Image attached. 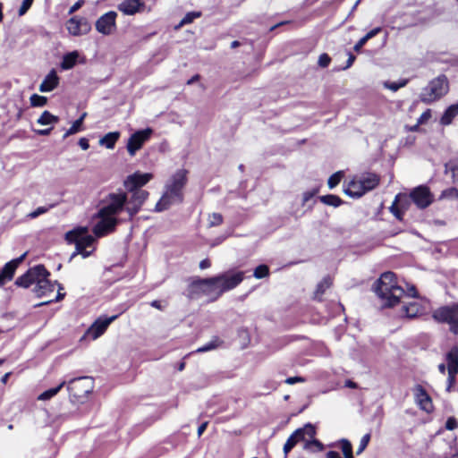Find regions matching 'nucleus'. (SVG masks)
Here are the masks:
<instances>
[{
    "label": "nucleus",
    "instance_id": "f257e3e1",
    "mask_svg": "<svg viewBox=\"0 0 458 458\" xmlns=\"http://www.w3.org/2000/svg\"><path fill=\"white\" fill-rule=\"evenodd\" d=\"M126 202L127 194L123 191L109 193L106 197L104 205L96 215L99 218L93 227V233L97 237H103L115 229L118 224L115 216L125 211Z\"/></svg>",
    "mask_w": 458,
    "mask_h": 458
},
{
    "label": "nucleus",
    "instance_id": "f03ea898",
    "mask_svg": "<svg viewBox=\"0 0 458 458\" xmlns=\"http://www.w3.org/2000/svg\"><path fill=\"white\" fill-rule=\"evenodd\" d=\"M373 290L385 308H390L399 303L404 294V290L396 284L395 275L390 271L380 276L375 282Z\"/></svg>",
    "mask_w": 458,
    "mask_h": 458
},
{
    "label": "nucleus",
    "instance_id": "7ed1b4c3",
    "mask_svg": "<svg viewBox=\"0 0 458 458\" xmlns=\"http://www.w3.org/2000/svg\"><path fill=\"white\" fill-rule=\"evenodd\" d=\"M216 276L207 279H193L187 287L185 295L190 300L207 296L211 301L217 300L221 293Z\"/></svg>",
    "mask_w": 458,
    "mask_h": 458
},
{
    "label": "nucleus",
    "instance_id": "20e7f679",
    "mask_svg": "<svg viewBox=\"0 0 458 458\" xmlns=\"http://www.w3.org/2000/svg\"><path fill=\"white\" fill-rule=\"evenodd\" d=\"M380 182V177L374 173H365L354 176L344 189V193L352 198H360L366 192L375 189Z\"/></svg>",
    "mask_w": 458,
    "mask_h": 458
},
{
    "label": "nucleus",
    "instance_id": "39448f33",
    "mask_svg": "<svg viewBox=\"0 0 458 458\" xmlns=\"http://www.w3.org/2000/svg\"><path fill=\"white\" fill-rule=\"evenodd\" d=\"M50 273L47 271V275L40 276L33 291L38 297H50L51 294L55 292V286L57 285L59 290L55 298L49 299L46 301L40 302L36 305V307H40L43 305L49 304L53 301H59L64 297V293H60V290H63V287L56 281L51 282L48 280Z\"/></svg>",
    "mask_w": 458,
    "mask_h": 458
},
{
    "label": "nucleus",
    "instance_id": "423d86ee",
    "mask_svg": "<svg viewBox=\"0 0 458 458\" xmlns=\"http://www.w3.org/2000/svg\"><path fill=\"white\" fill-rule=\"evenodd\" d=\"M65 240L69 243L75 244L76 250L72 257L81 254L83 258H87L90 255V251H87L86 249L92 245L94 238L87 233V228L80 227L67 232Z\"/></svg>",
    "mask_w": 458,
    "mask_h": 458
},
{
    "label": "nucleus",
    "instance_id": "0eeeda50",
    "mask_svg": "<svg viewBox=\"0 0 458 458\" xmlns=\"http://www.w3.org/2000/svg\"><path fill=\"white\" fill-rule=\"evenodd\" d=\"M448 91V81L445 75H440L432 80L427 87H425L420 96L422 102L430 104L443 96Z\"/></svg>",
    "mask_w": 458,
    "mask_h": 458
},
{
    "label": "nucleus",
    "instance_id": "6e6552de",
    "mask_svg": "<svg viewBox=\"0 0 458 458\" xmlns=\"http://www.w3.org/2000/svg\"><path fill=\"white\" fill-rule=\"evenodd\" d=\"M433 318L435 320L441 323H447L450 326V330L458 334V306H444L434 310Z\"/></svg>",
    "mask_w": 458,
    "mask_h": 458
},
{
    "label": "nucleus",
    "instance_id": "1a4fd4ad",
    "mask_svg": "<svg viewBox=\"0 0 458 458\" xmlns=\"http://www.w3.org/2000/svg\"><path fill=\"white\" fill-rule=\"evenodd\" d=\"M66 384L70 394L77 399L86 397L93 388L92 380L88 377L72 378Z\"/></svg>",
    "mask_w": 458,
    "mask_h": 458
},
{
    "label": "nucleus",
    "instance_id": "9d476101",
    "mask_svg": "<svg viewBox=\"0 0 458 458\" xmlns=\"http://www.w3.org/2000/svg\"><path fill=\"white\" fill-rule=\"evenodd\" d=\"M183 201V192H179L165 184V191L155 207V211L161 212L168 209L172 205L181 204Z\"/></svg>",
    "mask_w": 458,
    "mask_h": 458
},
{
    "label": "nucleus",
    "instance_id": "9b49d317",
    "mask_svg": "<svg viewBox=\"0 0 458 458\" xmlns=\"http://www.w3.org/2000/svg\"><path fill=\"white\" fill-rule=\"evenodd\" d=\"M131 196L127 197V202L125 207V212L128 215L129 220H131L133 216L140 210L146 199L148 198V192L147 191H128Z\"/></svg>",
    "mask_w": 458,
    "mask_h": 458
},
{
    "label": "nucleus",
    "instance_id": "f8f14e48",
    "mask_svg": "<svg viewBox=\"0 0 458 458\" xmlns=\"http://www.w3.org/2000/svg\"><path fill=\"white\" fill-rule=\"evenodd\" d=\"M244 278L242 271H237L233 274L224 273L216 276L219 292L221 295L227 291H230L239 285Z\"/></svg>",
    "mask_w": 458,
    "mask_h": 458
},
{
    "label": "nucleus",
    "instance_id": "ddd939ff",
    "mask_svg": "<svg viewBox=\"0 0 458 458\" xmlns=\"http://www.w3.org/2000/svg\"><path fill=\"white\" fill-rule=\"evenodd\" d=\"M316 434L315 428L308 423L303 428H300L296 429L286 440L284 445V453L286 456L288 453L296 445V444L300 441H303L305 436H309L310 438H313Z\"/></svg>",
    "mask_w": 458,
    "mask_h": 458
},
{
    "label": "nucleus",
    "instance_id": "4468645a",
    "mask_svg": "<svg viewBox=\"0 0 458 458\" xmlns=\"http://www.w3.org/2000/svg\"><path fill=\"white\" fill-rule=\"evenodd\" d=\"M47 274V270L44 265H36L30 267L26 273L19 276L15 284L23 288H28L33 284H37L40 276Z\"/></svg>",
    "mask_w": 458,
    "mask_h": 458
},
{
    "label": "nucleus",
    "instance_id": "2eb2a0df",
    "mask_svg": "<svg viewBox=\"0 0 458 458\" xmlns=\"http://www.w3.org/2000/svg\"><path fill=\"white\" fill-rule=\"evenodd\" d=\"M410 198L420 209L428 208L434 200L433 194L430 192L428 187L425 185H420L414 188L410 193Z\"/></svg>",
    "mask_w": 458,
    "mask_h": 458
},
{
    "label": "nucleus",
    "instance_id": "dca6fc26",
    "mask_svg": "<svg viewBox=\"0 0 458 458\" xmlns=\"http://www.w3.org/2000/svg\"><path fill=\"white\" fill-rule=\"evenodd\" d=\"M118 318V315L111 317L101 316L98 318L95 322L88 328L86 335L93 340L101 336L108 326Z\"/></svg>",
    "mask_w": 458,
    "mask_h": 458
},
{
    "label": "nucleus",
    "instance_id": "f3484780",
    "mask_svg": "<svg viewBox=\"0 0 458 458\" xmlns=\"http://www.w3.org/2000/svg\"><path fill=\"white\" fill-rule=\"evenodd\" d=\"M152 130L147 128L145 130L137 131L131 135L127 142V150L133 157L135 153L141 148L143 144L150 138Z\"/></svg>",
    "mask_w": 458,
    "mask_h": 458
},
{
    "label": "nucleus",
    "instance_id": "a211bd4d",
    "mask_svg": "<svg viewBox=\"0 0 458 458\" xmlns=\"http://www.w3.org/2000/svg\"><path fill=\"white\" fill-rule=\"evenodd\" d=\"M152 178L153 174L150 173L135 172L126 177L123 185L127 191H143L141 187L146 185Z\"/></svg>",
    "mask_w": 458,
    "mask_h": 458
},
{
    "label": "nucleus",
    "instance_id": "6ab92c4d",
    "mask_svg": "<svg viewBox=\"0 0 458 458\" xmlns=\"http://www.w3.org/2000/svg\"><path fill=\"white\" fill-rule=\"evenodd\" d=\"M117 13L110 11L100 16L96 21V30L103 35L112 34L116 28L115 19Z\"/></svg>",
    "mask_w": 458,
    "mask_h": 458
},
{
    "label": "nucleus",
    "instance_id": "aec40b11",
    "mask_svg": "<svg viewBox=\"0 0 458 458\" xmlns=\"http://www.w3.org/2000/svg\"><path fill=\"white\" fill-rule=\"evenodd\" d=\"M66 29L72 36L87 34L91 27L85 18L72 17L66 22Z\"/></svg>",
    "mask_w": 458,
    "mask_h": 458
},
{
    "label": "nucleus",
    "instance_id": "412c9836",
    "mask_svg": "<svg viewBox=\"0 0 458 458\" xmlns=\"http://www.w3.org/2000/svg\"><path fill=\"white\" fill-rule=\"evenodd\" d=\"M414 398L416 403L420 406L421 410L429 413L433 411V403L431 397L428 395L425 388L417 385L414 387Z\"/></svg>",
    "mask_w": 458,
    "mask_h": 458
},
{
    "label": "nucleus",
    "instance_id": "4be33fe9",
    "mask_svg": "<svg viewBox=\"0 0 458 458\" xmlns=\"http://www.w3.org/2000/svg\"><path fill=\"white\" fill-rule=\"evenodd\" d=\"M26 253L22 254L21 257L14 259L9 262H7L0 272V287L4 286L7 282L11 281L14 276L15 270L18 267L19 264L25 258Z\"/></svg>",
    "mask_w": 458,
    "mask_h": 458
},
{
    "label": "nucleus",
    "instance_id": "5701e85b",
    "mask_svg": "<svg viewBox=\"0 0 458 458\" xmlns=\"http://www.w3.org/2000/svg\"><path fill=\"white\" fill-rule=\"evenodd\" d=\"M188 171L186 169L177 170L165 183L174 190L183 192V188L188 182Z\"/></svg>",
    "mask_w": 458,
    "mask_h": 458
},
{
    "label": "nucleus",
    "instance_id": "b1692460",
    "mask_svg": "<svg viewBox=\"0 0 458 458\" xmlns=\"http://www.w3.org/2000/svg\"><path fill=\"white\" fill-rule=\"evenodd\" d=\"M59 83V78L55 70H52L43 80L39 86V91L50 92L55 89Z\"/></svg>",
    "mask_w": 458,
    "mask_h": 458
},
{
    "label": "nucleus",
    "instance_id": "393cba45",
    "mask_svg": "<svg viewBox=\"0 0 458 458\" xmlns=\"http://www.w3.org/2000/svg\"><path fill=\"white\" fill-rule=\"evenodd\" d=\"M143 5L140 0H125L119 4V10L127 15H133L139 12L140 7Z\"/></svg>",
    "mask_w": 458,
    "mask_h": 458
},
{
    "label": "nucleus",
    "instance_id": "a878e982",
    "mask_svg": "<svg viewBox=\"0 0 458 458\" xmlns=\"http://www.w3.org/2000/svg\"><path fill=\"white\" fill-rule=\"evenodd\" d=\"M447 371L458 372V345H454L445 355Z\"/></svg>",
    "mask_w": 458,
    "mask_h": 458
},
{
    "label": "nucleus",
    "instance_id": "bb28decb",
    "mask_svg": "<svg viewBox=\"0 0 458 458\" xmlns=\"http://www.w3.org/2000/svg\"><path fill=\"white\" fill-rule=\"evenodd\" d=\"M458 115V104H453L448 106L440 118L442 125H449L452 123L454 118Z\"/></svg>",
    "mask_w": 458,
    "mask_h": 458
},
{
    "label": "nucleus",
    "instance_id": "cd10ccee",
    "mask_svg": "<svg viewBox=\"0 0 458 458\" xmlns=\"http://www.w3.org/2000/svg\"><path fill=\"white\" fill-rule=\"evenodd\" d=\"M119 138V131L108 132L99 140V144L101 146H105L108 149H113Z\"/></svg>",
    "mask_w": 458,
    "mask_h": 458
},
{
    "label": "nucleus",
    "instance_id": "c85d7f7f",
    "mask_svg": "<svg viewBox=\"0 0 458 458\" xmlns=\"http://www.w3.org/2000/svg\"><path fill=\"white\" fill-rule=\"evenodd\" d=\"M79 57V53L77 51L70 52L64 55L63 61L61 63V67L63 70H70L72 69L77 63V59Z\"/></svg>",
    "mask_w": 458,
    "mask_h": 458
},
{
    "label": "nucleus",
    "instance_id": "c756f323",
    "mask_svg": "<svg viewBox=\"0 0 458 458\" xmlns=\"http://www.w3.org/2000/svg\"><path fill=\"white\" fill-rule=\"evenodd\" d=\"M382 29L380 27H377L370 31H369L365 36H363L361 38L359 39V41L354 45L353 49L356 52H359L361 47L369 40L370 38H374L376 35H377Z\"/></svg>",
    "mask_w": 458,
    "mask_h": 458
},
{
    "label": "nucleus",
    "instance_id": "7c9ffc66",
    "mask_svg": "<svg viewBox=\"0 0 458 458\" xmlns=\"http://www.w3.org/2000/svg\"><path fill=\"white\" fill-rule=\"evenodd\" d=\"M332 284V280L329 276H326L319 282L317 285L316 291L314 293V298L317 300H320L321 296L324 294L327 289H328Z\"/></svg>",
    "mask_w": 458,
    "mask_h": 458
},
{
    "label": "nucleus",
    "instance_id": "2f4dec72",
    "mask_svg": "<svg viewBox=\"0 0 458 458\" xmlns=\"http://www.w3.org/2000/svg\"><path fill=\"white\" fill-rule=\"evenodd\" d=\"M66 385V381L61 382L56 387L44 391L38 396V400L47 401L56 395L59 391Z\"/></svg>",
    "mask_w": 458,
    "mask_h": 458
},
{
    "label": "nucleus",
    "instance_id": "473e14b6",
    "mask_svg": "<svg viewBox=\"0 0 458 458\" xmlns=\"http://www.w3.org/2000/svg\"><path fill=\"white\" fill-rule=\"evenodd\" d=\"M420 312V306L417 302H411L403 306V313L407 318H415Z\"/></svg>",
    "mask_w": 458,
    "mask_h": 458
},
{
    "label": "nucleus",
    "instance_id": "72a5a7b5",
    "mask_svg": "<svg viewBox=\"0 0 458 458\" xmlns=\"http://www.w3.org/2000/svg\"><path fill=\"white\" fill-rule=\"evenodd\" d=\"M319 200L325 205L335 208L339 207L343 203V200L338 196L333 194L320 196Z\"/></svg>",
    "mask_w": 458,
    "mask_h": 458
},
{
    "label": "nucleus",
    "instance_id": "f704fd0d",
    "mask_svg": "<svg viewBox=\"0 0 458 458\" xmlns=\"http://www.w3.org/2000/svg\"><path fill=\"white\" fill-rule=\"evenodd\" d=\"M59 118L54 114H52L48 111H44L42 114L38 119V123L41 125H48V124H54L58 123Z\"/></svg>",
    "mask_w": 458,
    "mask_h": 458
},
{
    "label": "nucleus",
    "instance_id": "c9c22d12",
    "mask_svg": "<svg viewBox=\"0 0 458 458\" xmlns=\"http://www.w3.org/2000/svg\"><path fill=\"white\" fill-rule=\"evenodd\" d=\"M445 172L451 174L454 182H458V163L455 161H449L445 165Z\"/></svg>",
    "mask_w": 458,
    "mask_h": 458
},
{
    "label": "nucleus",
    "instance_id": "e433bc0d",
    "mask_svg": "<svg viewBox=\"0 0 458 458\" xmlns=\"http://www.w3.org/2000/svg\"><path fill=\"white\" fill-rule=\"evenodd\" d=\"M223 344V341L219 339L217 336H214L210 342L204 344L203 346L197 349V352H206L212 351Z\"/></svg>",
    "mask_w": 458,
    "mask_h": 458
},
{
    "label": "nucleus",
    "instance_id": "4c0bfd02",
    "mask_svg": "<svg viewBox=\"0 0 458 458\" xmlns=\"http://www.w3.org/2000/svg\"><path fill=\"white\" fill-rule=\"evenodd\" d=\"M304 449L310 452L322 451L324 449L323 444L318 439L306 441Z\"/></svg>",
    "mask_w": 458,
    "mask_h": 458
},
{
    "label": "nucleus",
    "instance_id": "58836bf2",
    "mask_svg": "<svg viewBox=\"0 0 458 458\" xmlns=\"http://www.w3.org/2000/svg\"><path fill=\"white\" fill-rule=\"evenodd\" d=\"M201 16L200 12H191L184 15V17L180 21L178 28L191 23L195 19L199 18Z\"/></svg>",
    "mask_w": 458,
    "mask_h": 458
},
{
    "label": "nucleus",
    "instance_id": "ea45409f",
    "mask_svg": "<svg viewBox=\"0 0 458 458\" xmlns=\"http://www.w3.org/2000/svg\"><path fill=\"white\" fill-rule=\"evenodd\" d=\"M408 82V80H401L398 82L395 81H386L384 83L385 88L392 90L393 92L397 91L399 89L404 87Z\"/></svg>",
    "mask_w": 458,
    "mask_h": 458
},
{
    "label": "nucleus",
    "instance_id": "a19ab883",
    "mask_svg": "<svg viewBox=\"0 0 458 458\" xmlns=\"http://www.w3.org/2000/svg\"><path fill=\"white\" fill-rule=\"evenodd\" d=\"M81 119H77L74 121L72 124V126L66 131V132L64 134V139L67 138L70 135L75 134L81 131Z\"/></svg>",
    "mask_w": 458,
    "mask_h": 458
},
{
    "label": "nucleus",
    "instance_id": "79ce46f5",
    "mask_svg": "<svg viewBox=\"0 0 458 458\" xmlns=\"http://www.w3.org/2000/svg\"><path fill=\"white\" fill-rule=\"evenodd\" d=\"M30 100L32 106H44L47 102V98L46 97L39 96L38 94L31 95Z\"/></svg>",
    "mask_w": 458,
    "mask_h": 458
},
{
    "label": "nucleus",
    "instance_id": "37998d69",
    "mask_svg": "<svg viewBox=\"0 0 458 458\" xmlns=\"http://www.w3.org/2000/svg\"><path fill=\"white\" fill-rule=\"evenodd\" d=\"M268 274H269L268 267L267 265H259L255 268L253 276L258 279H261V278L267 276Z\"/></svg>",
    "mask_w": 458,
    "mask_h": 458
},
{
    "label": "nucleus",
    "instance_id": "c03bdc74",
    "mask_svg": "<svg viewBox=\"0 0 458 458\" xmlns=\"http://www.w3.org/2000/svg\"><path fill=\"white\" fill-rule=\"evenodd\" d=\"M342 177H343V173L340 172V171L333 174L328 178V181H327V185H328L329 189H333L336 185H338L340 181H341V179H342Z\"/></svg>",
    "mask_w": 458,
    "mask_h": 458
},
{
    "label": "nucleus",
    "instance_id": "a18cd8bd",
    "mask_svg": "<svg viewBox=\"0 0 458 458\" xmlns=\"http://www.w3.org/2000/svg\"><path fill=\"white\" fill-rule=\"evenodd\" d=\"M223 223V216L220 213H212L208 216L209 227L217 226Z\"/></svg>",
    "mask_w": 458,
    "mask_h": 458
},
{
    "label": "nucleus",
    "instance_id": "49530a36",
    "mask_svg": "<svg viewBox=\"0 0 458 458\" xmlns=\"http://www.w3.org/2000/svg\"><path fill=\"white\" fill-rule=\"evenodd\" d=\"M53 207H54V205H50L48 207H38L36 210L29 213L27 215V217L30 218V219L37 218L40 215H43V214L47 213Z\"/></svg>",
    "mask_w": 458,
    "mask_h": 458
},
{
    "label": "nucleus",
    "instance_id": "de8ad7c7",
    "mask_svg": "<svg viewBox=\"0 0 458 458\" xmlns=\"http://www.w3.org/2000/svg\"><path fill=\"white\" fill-rule=\"evenodd\" d=\"M339 445H340V447L342 449L344 455L352 452V445L348 439H346V438L340 439Z\"/></svg>",
    "mask_w": 458,
    "mask_h": 458
},
{
    "label": "nucleus",
    "instance_id": "09e8293b",
    "mask_svg": "<svg viewBox=\"0 0 458 458\" xmlns=\"http://www.w3.org/2000/svg\"><path fill=\"white\" fill-rule=\"evenodd\" d=\"M369 440H370V434L369 433L365 434L361 437L359 448H358V450L356 452L357 454H360L366 449V447L368 446V445L369 443Z\"/></svg>",
    "mask_w": 458,
    "mask_h": 458
},
{
    "label": "nucleus",
    "instance_id": "8fccbe9b",
    "mask_svg": "<svg viewBox=\"0 0 458 458\" xmlns=\"http://www.w3.org/2000/svg\"><path fill=\"white\" fill-rule=\"evenodd\" d=\"M33 4V0H23L19 8L18 13L20 16L24 15Z\"/></svg>",
    "mask_w": 458,
    "mask_h": 458
},
{
    "label": "nucleus",
    "instance_id": "3c124183",
    "mask_svg": "<svg viewBox=\"0 0 458 458\" xmlns=\"http://www.w3.org/2000/svg\"><path fill=\"white\" fill-rule=\"evenodd\" d=\"M330 56L327 54L324 53L319 55L318 64L320 67L326 68L330 64Z\"/></svg>",
    "mask_w": 458,
    "mask_h": 458
},
{
    "label": "nucleus",
    "instance_id": "603ef678",
    "mask_svg": "<svg viewBox=\"0 0 458 458\" xmlns=\"http://www.w3.org/2000/svg\"><path fill=\"white\" fill-rule=\"evenodd\" d=\"M396 201L397 200L395 199L392 206L390 207V211L398 220H402L403 213L398 208Z\"/></svg>",
    "mask_w": 458,
    "mask_h": 458
},
{
    "label": "nucleus",
    "instance_id": "864d4df0",
    "mask_svg": "<svg viewBox=\"0 0 458 458\" xmlns=\"http://www.w3.org/2000/svg\"><path fill=\"white\" fill-rule=\"evenodd\" d=\"M448 372V377H447V387H446V390L448 392L451 391V388L453 387V386L454 385L455 383V376L458 372H452V371H447Z\"/></svg>",
    "mask_w": 458,
    "mask_h": 458
},
{
    "label": "nucleus",
    "instance_id": "5fc2aeb1",
    "mask_svg": "<svg viewBox=\"0 0 458 458\" xmlns=\"http://www.w3.org/2000/svg\"><path fill=\"white\" fill-rule=\"evenodd\" d=\"M431 117V111L430 109H427L425 112H423L420 116L418 119V124H423L427 123Z\"/></svg>",
    "mask_w": 458,
    "mask_h": 458
},
{
    "label": "nucleus",
    "instance_id": "6e6d98bb",
    "mask_svg": "<svg viewBox=\"0 0 458 458\" xmlns=\"http://www.w3.org/2000/svg\"><path fill=\"white\" fill-rule=\"evenodd\" d=\"M458 427V421L456 420L455 418L454 417H450L447 419L446 422H445V428L448 429V430H454L455 428H457Z\"/></svg>",
    "mask_w": 458,
    "mask_h": 458
},
{
    "label": "nucleus",
    "instance_id": "4d7b16f0",
    "mask_svg": "<svg viewBox=\"0 0 458 458\" xmlns=\"http://www.w3.org/2000/svg\"><path fill=\"white\" fill-rule=\"evenodd\" d=\"M344 458H354L353 453H350L344 455ZM326 458H341L340 454L335 451H329L326 454Z\"/></svg>",
    "mask_w": 458,
    "mask_h": 458
},
{
    "label": "nucleus",
    "instance_id": "13d9d810",
    "mask_svg": "<svg viewBox=\"0 0 458 458\" xmlns=\"http://www.w3.org/2000/svg\"><path fill=\"white\" fill-rule=\"evenodd\" d=\"M305 382V378L301 377H290L285 379V383L288 385H293L295 383Z\"/></svg>",
    "mask_w": 458,
    "mask_h": 458
},
{
    "label": "nucleus",
    "instance_id": "bf43d9fd",
    "mask_svg": "<svg viewBox=\"0 0 458 458\" xmlns=\"http://www.w3.org/2000/svg\"><path fill=\"white\" fill-rule=\"evenodd\" d=\"M83 4H84V0H78L72 6H71V8L69 10V13L71 14V13H73L76 11H78L82 6Z\"/></svg>",
    "mask_w": 458,
    "mask_h": 458
},
{
    "label": "nucleus",
    "instance_id": "052dcab7",
    "mask_svg": "<svg viewBox=\"0 0 458 458\" xmlns=\"http://www.w3.org/2000/svg\"><path fill=\"white\" fill-rule=\"evenodd\" d=\"M316 191H306L303 193V198H302V200H303V204H305L306 202H308L310 199H312L314 197V195L316 194Z\"/></svg>",
    "mask_w": 458,
    "mask_h": 458
},
{
    "label": "nucleus",
    "instance_id": "680f3d73",
    "mask_svg": "<svg viewBox=\"0 0 458 458\" xmlns=\"http://www.w3.org/2000/svg\"><path fill=\"white\" fill-rule=\"evenodd\" d=\"M78 143L83 150H87L89 148V140L86 138H81Z\"/></svg>",
    "mask_w": 458,
    "mask_h": 458
},
{
    "label": "nucleus",
    "instance_id": "e2e57ef3",
    "mask_svg": "<svg viewBox=\"0 0 458 458\" xmlns=\"http://www.w3.org/2000/svg\"><path fill=\"white\" fill-rule=\"evenodd\" d=\"M348 55L349 56H348L347 62H346V65L344 67V69L350 68L352 65L353 62L355 61L356 57L354 55H352V53H349Z\"/></svg>",
    "mask_w": 458,
    "mask_h": 458
},
{
    "label": "nucleus",
    "instance_id": "0e129e2a",
    "mask_svg": "<svg viewBox=\"0 0 458 458\" xmlns=\"http://www.w3.org/2000/svg\"><path fill=\"white\" fill-rule=\"evenodd\" d=\"M210 266H211V262L208 259H205L201 260L200 263H199L200 269L208 268Z\"/></svg>",
    "mask_w": 458,
    "mask_h": 458
},
{
    "label": "nucleus",
    "instance_id": "69168bd1",
    "mask_svg": "<svg viewBox=\"0 0 458 458\" xmlns=\"http://www.w3.org/2000/svg\"><path fill=\"white\" fill-rule=\"evenodd\" d=\"M407 294L410 297H417V291L414 285H411L408 288Z\"/></svg>",
    "mask_w": 458,
    "mask_h": 458
},
{
    "label": "nucleus",
    "instance_id": "338daca9",
    "mask_svg": "<svg viewBox=\"0 0 458 458\" xmlns=\"http://www.w3.org/2000/svg\"><path fill=\"white\" fill-rule=\"evenodd\" d=\"M150 305L155 308V309H157L159 310H163V306L161 305V302L157 300H155V301H152Z\"/></svg>",
    "mask_w": 458,
    "mask_h": 458
},
{
    "label": "nucleus",
    "instance_id": "774afa93",
    "mask_svg": "<svg viewBox=\"0 0 458 458\" xmlns=\"http://www.w3.org/2000/svg\"><path fill=\"white\" fill-rule=\"evenodd\" d=\"M208 426V422H203L199 428H198V435L201 436L203 432L206 430Z\"/></svg>",
    "mask_w": 458,
    "mask_h": 458
}]
</instances>
